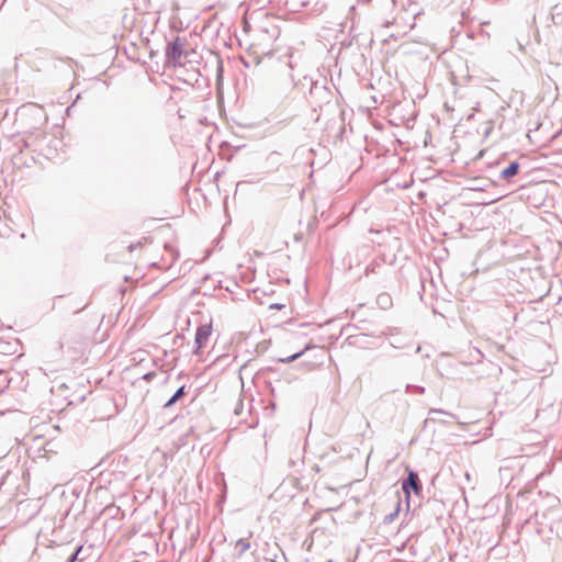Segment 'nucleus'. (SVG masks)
<instances>
[{
	"label": "nucleus",
	"instance_id": "1",
	"mask_svg": "<svg viewBox=\"0 0 562 562\" xmlns=\"http://www.w3.org/2000/svg\"><path fill=\"white\" fill-rule=\"evenodd\" d=\"M139 245L144 248V258L154 267L168 269L178 258V250L170 244H154L145 237Z\"/></svg>",
	"mask_w": 562,
	"mask_h": 562
},
{
	"label": "nucleus",
	"instance_id": "2",
	"mask_svg": "<svg viewBox=\"0 0 562 562\" xmlns=\"http://www.w3.org/2000/svg\"><path fill=\"white\" fill-rule=\"evenodd\" d=\"M187 52L184 50V43L180 37L173 40L172 43L169 44L167 49V59L168 63L176 66H183L187 61Z\"/></svg>",
	"mask_w": 562,
	"mask_h": 562
},
{
	"label": "nucleus",
	"instance_id": "3",
	"mask_svg": "<svg viewBox=\"0 0 562 562\" xmlns=\"http://www.w3.org/2000/svg\"><path fill=\"white\" fill-rule=\"evenodd\" d=\"M213 334V324L209 322L206 324H202L196 328L195 337H194V349L193 353L196 356H201L203 349L209 344V340Z\"/></svg>",
	"mask_w": 562,
	"mask_h": 562
},
{
	"label": "nucleus",
	"instance_id": "4",
	"mask_svg": "<svg viewBox=\"0 0 562 562\" xmlns=\"http://www.w3.org/2000/svg\"><path fill=\"white\" fill-rule=\"evenodd\" d=\"M402 488H403V492L406 495V498L409 497L411 490L416 495L420 494L422 485H420L418 475L414 471L408 470V477L405 481H403Z\"/></svg>",
	"mask_w": 562,
	"mask_h": 562
},
{
	"label": "nucleus",
	"instance_id": "5",
	"mask_svg": "<svg viewBox=\"0 0 562 562\" xmlns=\"http://www.w3.org/2000/svg\"><path fill=\"white\" fill-rule=\"evenodd\" d=\"M518 170H519V164L514 161L502 171V178L505 180H509L510 178H513L514 176H516L518 173Z\"/></svg>",
	"mask_w": 562,
	"mask_h": 562
},
{
	"label": "nucleus",
	"instance_id": "6",
	"mask_svg": "<svg viewBox=\"0 0 562 562\" xmlns=\"http://www.w3.org/2000/svg\"><path fill=\"white\" fill-rule=\"evenodd\" d=\"M184 394V386H181L175 395L166 403V406H170L176 403Z\"/></svg>",
	"mask_w": 562,
	"mask_h": 562
},
{
	"label": "nucleus",
	"instance_id": "7",
	"mask_svg": "<svg viewBox=\"0 0 562 562\" xmlns=\"http://www.w3.org/2000/svg\"><path fill=\"white\" fill-rule=\"evenodd\" d=\"M304 350L303 351H300L297 353H294L288 358H284V359H281L282 362H291V361H294L295 359H297L299 357H301L303 355Z\"/></svg>",
	"mask_w": 562,
	"mask_h": 562
},
{
	"label": "nucleus",
	"instance_id": "8",
	"mask_svg": "<svg viewBox=\"0 0 562 562\" xmlns=\"http://www.w3.org/2000/svg\"><path fill=\"white\" fill-rule=\"evenodd\" d=\"M72 559H75V557H72ZM72 561H74V560H71V562H72Z\"/></svg>",
	"mask_w": 562,
	"mask_h": 562
}]
</instances>
